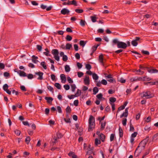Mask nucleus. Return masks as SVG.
I'll list each match as a JSON object with an SVG mask.
<instances>
[{"instance_id":"obj_53","label":"nucleus","mask_w":158,"mask_h":158,"mask_svg":"<svg viewBox=\"0 0 158 158\" xmlns=\"http://www.w3.org/2000/svg\"><path fill=\"white\" fill-rule=\"evenodd\" d=\"M27 77V78L28 79H32L33 78V75L31 74H28V75Z\"/></svg>"},{"instance_id":"obj_2","label":"nucleus","mask_w":158,"mask_h":158,"mask_svg":"<svg viewBox=\"0 0 158 158\" xmlns=\"http://www.w3.org/2000/svg\"><path fill=\"white\" fill-rule=\"evenodd\" d=\"M149 140V137H147L145 139L142 140L139 144V145L138 146L137 148H136V151L138 149V148L139 147H143V149H144V148L145 145L146 144L148 141Z\"/></svg>"},{"instance_id":"obj_51","label":"nucleus","mask_w":158,"mask_h":158,"mask_svg":"<svg viewBox=\"0 0 158 158\" xmlns=\"http://www.w3.org/2000/svg\"><path fill=\"white\" fill-rule=\"evenodd\" d=\"M58 55H56L54 56L55 59L57 61H59L60 60V58Z\"/></svg>"},{"instance_id":"obj_22","label":"nucleus","mask_w":158,"mask_h":158,"mask_svg":"<svg viewBox=\"0 0 158 158\" xmlns=\"http://www.w3.org/2000/svg\"><path fill=\"white\" fill-rule=\"evenodd\" d=\"M118 80L119 81L122 83H124L126 81L122 77H119L118 78Z\"/></svg>"},{"instance_id":"obj_17","label":"nucleus","mask_w":158,"mask_h":158,"mask_svg":"<svg viewBox=\"0 0 158 158\" xmlns=\"http://www.w3.org/2000/svg\"><path fill=\"white\" fill-rule=\"evenodd\" d=\"M65 70L66 72H69L70 71V68L69 66L68 65H66L65 66Z\"/></svg>"},{"instance_id":"obj_34","label":"nucleus","mask_w":158,"mask_h":158,"mask_svg":"<svg viewBox=\"0 0 158 158\" xmlns=\"http://www.w3.org/2000/svg\"><path fill=\"white\" fill-rule=\"evenodd\" d=\"M107 80L111 83H113L114 81H115V80L113 78V77H112L110 79H107Z\"/></svg>"},{"instance_id":"obj_30","label":"nucleus","mask_w":158,"mask_h":158,"mask_svg":"<svg viewBox=\"0 0 158 158\" xmlns=\"http://www.w3.org/2000/svg\"><path fill=\"white\" fill-rule=\"evenodd\" d=\"M30 141V138L29 136H27L26 139L25 141L27 143V144H28Z\"/></svg>"},{"instance_id":"obj_20","label":"nucleus","mask_w":158,"mask_h":158,"mask_svg":"<svg viewBox=\"0 0 158 158\" xmlns=\"http://www.w3.org/2000/svg\"><path fill=\"white\" fill-rule=\"evenodd\" d=\"M119 133L120 137H122L123 136V130L120 127L119 129Z\"/></svg>"},{"instance_id":"obj_29","label":"nucleus","mask_w":158,"mask_h":158,"mask_svg":"<svg viewBox=\"0 0 158 158\" xmlns=\"http://www.w3.org/2000/svg\"><path fill=\"white\" fill-rule=\"evenodd\" d=\"M110 101L112 103H113L116 101V99L114 97H111L110 98Z\"/></svg>"},{"instance_id":"obj_12","label":"nucleus","mask_w":158,"mask_h":158,"mask_svg":"<svg viewBox=\"0 0 158 158\" xmlns=\"http://www.w3.org/2000/svg\"><path fill=\"white\" fill-rule=\"evenodd\" d=\"M60 77L61 80V82L64 83L66 81V77L64 74H61L60 75Z\"/></svg>"},{"instance_id":"obj_44","label":"nucleus","mask_w":158,"mask_h":158,"mask_svg":"<svg viewBox=\"0 0 158 158\" xmlns=\"http://www.w3.org/2000/svg\"><path fill=\"white\" fill-rule=\"evenodd\" d=\"M77 75L79 77H81L83 75V73L81 72H79L77 73Z\"/></svg>"},{"instance_id":"obj_49","label":"nucleus","mask_w":158,"mask_h":158,"mask_svg":"<svg viewBox=\"0 0 158 158\" xmlns=\"http://www.w3.org/2000/svg\"><path fill=\"white\" fill-rule=\"evenodd\" d=\"M71 111V110L70 107L69 106H68L66 109V111L67 113H70Z\"/></svg>"},{"instance_id":"obj_58","label":"nucleus","mask_w":158,"mask_h":158,"mask_svg":"<svg viewBox=\"0 0 158 158\" xmlns=\"http://www.w3.org/2000/svg\"><path fill=\"white\" fill-rule=\"evenodd\" d=\"M102 94L101 93H100L97 95V97L98 99H100L102 98Z\"/></svg>"},{"instance_id":"obj_41","label":"nucleus","mask_w":158,"mask_h":158,"mask_svg":"<svg viewBox=\"0 0 158 158\" xmlns=\"http://www.w3.org/2000/svg\"><path fill=\"white\" fill-rule=\"evenodd\" d=\"M57 109L58 112L59 113H61L62 112V110L60 107L59 106H57Z\"/></svg>"},{"instance_id":"obj_36","label":"nucleus","mask_w":158,"mask_h":158,"mask_svg":"<svg viewBox=\"0 0 158 158\" xmlns=\"http://www.w3.org/2000/svg\"><path fill=\"white\" fill-rule=\"evenodd\" d=\"M55 33H58L60 35H62L64 33V31H58L56 32H55Z\"/></svg>"},{"instance_id":"obj_7","label":"nucleus","mask_w":158,"mask_h":158,"mask_svg":"<svg viewBox=\"0 0 158 158\" xmlns=\"http://www.w3.org/2000/svg\"><path fill=\"white\" fill-rule=\"evenodd\" d=\"M35 74L39 76V77L37 78L38 80H42L43 79V73L42 72H36L35 73Z\"/></svg>"},{"instance_id":"obj_37","label":"nucleus","mask_w":158,"mask_h":158,"mask_svg":"<svg viewBox=\"0 0 158 158\" xmlns=\"http://www.w3.org/2000/svg\"><path fill=\"white\" fill-rule=\"evenodd\" d=\"M95 143L96 145H98L100 143V141L97 138H96L95 141Z\"/></svg>"},{"instance_id":"obj_4","label":"nucleus","mask_w":158,"mask_h":158,"mask_svg":"<svg viewBox=\"0 0 158 158\" xmlns=\"http://www.w3.org/2000/svg\"><path fill=\"white\" fill-rule=\"evenodd\" d=\"M143 96L142 97H145L146 98H150L152 97V95L150 91H148L146 92H143L142 93Z\"/></svg>"},{"instance_id":"obj_42","label":"nucleus","mask_w":158,"mask_h":158,"mask_svg":"<svg viewBox=\"0 0 158 158\" xmlns=\"http://www.w3.org/2000/svg\"><path fill=\"white\" fill-rule=\"evenodd\" d=\"M85 22L84 21L82 20H81L80 22V24L82 26H84L85 25Z\"/></svg>"},{"instance_id":"obj_11","label":"nucleus","mask_w":158,"mask_h":158,"mask_svg":"<svg viewBox=\"0 0 158 158\" xmlns=\"http://www.w3.org/2000/svg\"><path fill=\"white\" fill-rule=\"evenodd\" d=\"M17 73L19 74L21 77H26L27 76L26 73L23 71L21 70H18L17 71Z\"/></svg>"},{"instance_id":"obj_21","label":"nucleus","mask_w":158,"mask_h":158,"mask_svg":"<svg viewBox=\"0 0 158 158\" xmlns=\"http://www.w3.org/2000/svg\"><path fill=\"white\" fill-rule=\"evenodd\" d=\"M72 48V45L69 43H67L66 45V49H70L71 48Z\"/></svg>"},{"instance_id":"obj_40","label":"nucleus","mask_w":158,"mask_h":158,"mask_svg":"<svg viewBox=\"0 0 158 158\" xmlns=\"http://www.w3.org/2000/svg\"><path fill=\"white\" fill-rule=\"evenodd\" d=\"M80 45L82 46L83 47H84L85 46V41H84L81 40L80 41Z\"/></svg>"},{"instance_id":"obj_8","label":"nucleus","mask_w":158,"mask_h":158,"mask_svg":"<svg viewBox=\"0 0 158 158\" xmlns=\"http://www.w3.org/2000/svg\"><path fill=\"white\" fill-rule=\"evenodd\" d=\"M84 83L86 85H89L90 84V80L89 77L86 76L84 80Z\"/></svg>"},{"instance_id":"obj_35","label":"nucleus","mask_w":158,"mask_h":158,"mask_svg":"<svg viewBox=\"0 0 158 158\" xmlns=\"http://www.w3.org/2000/svg\"><path fill=\"white\" fill-rule=\"evenodd\" d=\"M120 42V41H118V40L117 39H114L113 40V43L115 44H117V45H118V43Z\"/></svg>"},{"instance_id":"obj_54","label":"nucleus","mask_w":158,"mask_h":158,"mask_svg":"<svg viewBox=\"0 0 158 158\" xmlns=\"http://www.w3.org/2000/svg\"><path fill=\"white\" fill-rule=\"evenodd\" d=\"M15 133L17 135H19L20 134V132L19 131L16 130L14 131Z\"/></svg>"},{"instance_id":"obj_33","label":"nucleus","mask_w":158,"mask_h":158,"mask_svg":"<svg viewBox=\"0 0 158 158\" xmlns=\"http://www.w3.org/2000/svg\"><path fill=\"white\" fill-rule=\"evenodd\" d=\"M106 123L105 122L104 123H102L101 125V129L103 130L105 127Z\"/></svg>"},{"instance_id":"obj_52","label":"nucleus","mask_w":158,"mask_h":158,"mask_svg":"<svg viewBox=\"0 0 158 158\" xmlns=\"http://www.w3.org/2000/svg\"><path fill=\"white\" fill-rule=\"evenodd\" d=\"M125 108V106H122L118 108V112L124 109Z\"/></svg>"},{"instance_id":"obj_23","label":"nucleus","mask_w":158,"mask_h":158,"mask_svg":"<svg viewBox=\"0 0 158 158\" xmlns=\"http://www.w3.org/2000/svg\"><path fill=\"white\" fill-rule=\"evenodd\" d=\"M94 94H96L98 91V89L97 87H95L93 89Z\"/></svg>"},{"instance_id":"obj_27","label":"nucleus","mask_w":158,"mask_h":158,"mask_svg":"<svg viewBox=\"0 0 158 158\" xmlns=\"http://www.w3.org/2000/svg\"><path fill=\"white\" fill-rule=\"evenodd\" d=\"M47 88L52 93H53V89L52 87L48 85Z\"/></svg>"},{"instance_id":"obj_28","label":"nucleus","mask_w":158,"mask_h":158,"mask_svg":"<svg viewBox=\"0 0 158 158\" xmlns=\"http://www.w3.org/2000/svg\"><path fill=\"white\" fill-rule=\"evenodd\" d=\"M127 121V119L126 118H124L123 119L122 122L123 125L124 126H125L126 125Z\"/></svg>"},{"instance_id":"obj_59","label":"nucleus","mask_w":158,"mask_h":158,"mask_svg":"<svg viewBox=\"0 0 158 158\" xmlns=\"http://www.w3.org/2000/svg\"><path fill=\"white\" fill-rule=\"evenodd\" d=\"M134 130V127H133V126L132 125V124L131 123L130 124V131H133Z\"/></svg>"},{"instance_id":"obj_13","label":"nucleus","mask_w":158,"mask_h":158,"mask_svg":"<svg viewBox=\"0 0 158 158\" xmlns=\"http://www.w3.org/2000/svg\"><path fill=\"white\" fill-rule=\"evenodd\" d=\"M128 115V109L126 108L125 110V111L121 115H120V117L122 118L123 117H127Z\"/></svg>"},{"instance_id":"obj_26","label":"nucleus","mask_w":158,"mask_h":158,"mask_svg":"<svg viewBox=\"0 0 158 158\" xmlns=\"http://www.w3.org/2000/svg\"><path fill=\"white\" fill-rule=\"evenodd\" d=\"M71 87L72 88V92H74L76 88V85L74 84H73L71 85Z\"/></svg>"},{"instance_id":"obj_48","label":"nucleus","mask_w":158,"mask_h":158,"mask_svg":"<svg viewBox=\"0 0 158 158\" xmlns=\"http://www.w3.org/2000/svg\"><path fill=\"white\" fill-rule=\"evenodd\" d=\"M67 80L69 83H72L73 82L72 80L69 77H68L67 78Z\"/></svg>"},{"instance_id":"obj_3","label":"nucleus","mask_w":158,"mask_h":158,"mask_svg":"<svg viewBox=\"0 0 158 158\" xmlns=\"http://www.w3.org/2000/svg\"><path fill=\"white\" fill-rule=\"evenodd\" d=\"M141 42L140 38L136 37L131 41V44L133 46H136L138 43Z\"/></svg>"},{"instance_id":"obj_14","label":"nucleus","mask_w":158,"mask_h":158,"mask_svg":"<svg viewBox=\"0 0 158 158\" xmlns=\"http://www.w3.org/2000/svg\"><path fill=\"white\" fill-rule=\"evenodd\" d=\"M148 71L151 73H156L158 72V70L155 69H150L148 68Z\"/></svg>"},{"instance_id":"obj_64","label":"nucleus","mask_w":158,"mask_h":158,"mask_svg":"<svg viewBox=\"0 0 158 158\" xmlns=\"http://www.w3.org/2000/svg\"><path fill=\"white\" fill-rule=\"evenodd\" d=\"M75 57L77 59H79L80 58V55L79 53H77L75 54Z\"/></svg>"},{"instance_id":"obj_39","label":"nucleus","mask_w":158,"mask_h":158,"mask_svg":"<svg viewBox=\"0 0 158 158\" xmlns=\"http://www.w3.org/2000/svg\"><path fill=\"white\" fill-rule=\"evenodd\" d=\"M141 52L143 54H145L146 55H149V52L148 51H144L143 50H142L141 51Z\"/></svg>"},{"instance_id":"obj_46","label":"nucleus","mask_w":158,"mask_h":158,"mask_svg":"<svg viewBox=\"0 0 158 158\" xmlns=\"http://www.w3.org/2000/svg\"><path fill=\"white\" fill-rule=\"evenodd\" d=\"M131 81H137V77H135L131 78L130 79Z\"/></svg>"},{"instance_id":"obj_43","label":"nucleus","mask_w":158,"mask_h":158,"mask_svg":"<svg viewBox=\"0 0 158 158\" xmlns=\"http://www.w3.org/2000/svg\"><path fill=\"white\" fill-rule=\"evenodd\" d=\"M63 60L64 61H66L68 60V57L66 55H64L63 56Z\"/></svg>"},{"instance_id":"obj_57","label":"nucleus","mask_w":158,"mask_h":158,"mask_svg":"<svg viewBox=\"0 0 158 158\" xmlns=\"http://www.w3.org/2000/svg\"><path fill=\"white\" fill-rule=\"evenodd\" d=\"M114 134H111L110 136V140L112 141L113 140L114 138Z\"/></svg>"},{"instance_id":"obj_63","label":"nucleus","mask_w":158,"mask_h":158,"mask_svg":"<svg viewBox=\"0 0 158 158\" xmlns=\"http://www.w3.org/2000/svg\"><path fill=\"white\" fill-rule=\"evenodd\" d=\"M56 135L58 138H60L62 137V135L60 133H57Z\"/></svg>"},{"instance_id":"obj_24","label":"nucleus","mask_w":158,"mask_h":158,"mask_svg":"<svg viewBox=\"0 0 158 158\" xmlns=\"http://www.w3.org/2000/svg\"><path fill=\"white\" fill-rule=\"evenodd\" d=\"M55 86L58 89H61V85L58 83H56L55 84Z\"/></svg>"},{"instance_id":"obj_10","label":"nucleus","mask_w":158,"mask_h":158,"mask_svg":"<svg viewBox=\"0 0 158 158\" xmlns=\"http://www.w3.org/2000/svg\"><path fill=\"white\" fill-rule=\"evenodd\" d=\"M69 12V10L66 8H64L61 11V13L63 15L68 14Z\"/></svg>"},{"instance_id":"obj_61","label":"nucleus","mask_w":158,"mask_h":158,"mask_svg":"<svg viewBox=\"0 0 158 158\" xmlns=\"http://www.w3.org/2000/svg\"><path fill=\"white\" fill-rule=\"evenodd\" d=\"M92 21L94 23L96 22V17L94 16H91V17Z\"/></svg>"},{"instance_id":"obj_1","label":"nucleus","mask_w":158,"mask_h":158,"mask_svg":"<svg viewBox=\"0 0 158 158\" xmlns=\"http://www.w3.org/2000/svg\"><path fill=\"white\" fill-rule=\"evenodd\" d=\"M89 131H91L94 128L95 126V118L94 117L91 115L89 119Z\"/></svg>"},{"instance_id":"obj_56","label":"nucleus","mask_w":158,"mask_h":158,"mask_svg":"<svg viewBox=\"0 0 158 158\" xmlns=\"http://www.w3.org/2000/svg\"><path fill=\"white\" fill-rule=\"evenodd\" d=\"M136 71L137 72H139V73H138L139 74H142L144 73L143 71L141 70L140 69H139L138 70H136Z\"/></svg>"},{"instance_id":"obj_15","label":"nucleus","mask_w":158,"mask_h":158,"mask_svg":"<svg viewBox=\"0 0 158 158\" xmlns=\"http://www.w3.org/2000/svg\"><path fill=\"white\" fill-rule=\"evenodd\" d=\"M45 99L47 101V102L50 104L51 103L53 100L52 98L51 97H45Z\"/></svg>"},{"instance_id":"obj_32","label":"nucleus","mask_w":158,"mask_h":158,"mask_svg":"<svg viewBox=\"0 0 158 158\" xmlns=\"http://www.w3.org/2000/svg\"><path fill=\"white\" fill-rule=\"evenodd\" d=\"M8 88V86L7 85V84H4L3 86V89L4 90V91H5Z\"/></svg>"},{"instance_id":"obj_45","label":"nucleus","mask_w":158,"mask_h":158,"mask_svg":"<svg viewBox=\"0 0 158 158\" xmlns=\"http://www.w3.org/2000/svg\"><path fill=\"white\" fill-rule=\"evenodd\" d=\"M37 48L39 51H41L42 50V47L41 46L39 45H36Z\"/></svg>"},{"instance_id":"obj_19","label":"nucleus","mask_w":158,"mask_h":158,"mask_svg":"<svg viewBox=\"0 0 158 158\" xmlns=\"http://www.w3.org/2000/svg\"><path fill=\"white\" fill-rule=\"evenodd\" d=\"M99 137L101 139V140L102 142H103L104 141L105 137V136L104 135L101 133V134L100 135Z\"/></svg>"},{"instance_id":"obj_60","label":"nucleus","mask_w":158,"mask_h":158,"mask_svg":"<svg viewBox=\"0 0 158 158\" xmlns=\"http://www.w3.org/2000/svg\"><path fill=\"white\" fill-rule=\"evenodd\" d=\"M70 2H71V4L74 5L75 6H77V2H76V1L73 0L72 1H70Z\"/></svg>"},{"instance_id":"obj_62","label":"nucleus","mask_w":158,"mask_h":158,"mask_svg":"<svg viewBox=\"0 0 158 158\" xmlns=\"http://www.w3.org/2000/svg\"><path fill=\"white\" fill-rule=\"evenodd\" d=\"M137 135V133L136 132H134L133 133H132L131 135V137L134 138Z\"/></svg>"},{"instance_id":"obj_9","label":"nucleus","mask_w":158,"mask_h":158,"mask_svg":"<svg viewBox=\"0 0 158 158\" xmlns=\"http://www.w3.org/2000/svg\"><path fill=\"white\" fill-rule=\"evenodd\" d=\"M105 60L103 58V55L102 54H101L99 57V62L102 64L103 66H104V61Z\"/></svg>"},{"instance_id":"obj_50","label":"nucleus","mask_w":158,"mask_h":158,"mask_svg":"<svg viewBox=\"0 0 158 158\" xmlns=\"http://www.w3.org/2000/svg\"><path fill=\"white\" fill-rule=\"evenodd\" d=\"M75 11L78 13H82L83 10L81 9H76L75 10Z\"/></svg>"},{"instance_id":"obj_47","label":"nucleus","mask_w":158,"mask_h":158,"mask_svg":"<svg viewBox=\"0 0 158 158\" xmlns=\"http://www.w3.org/2000/svg\"><path fill=\"white\" fill-rule=\"evenodd\" d=\"M85 67L88 70H90L91 68V66L89 64H87L86 65Z\"/></svg>"},{"instance_id":"obj_16","label":"nucleus","mask_w":158,"mask_h":158,"mask_svg":"<svg viewBox=\"0 0 158 158\" xmlns=\"http://www.w3.org/2000/svg\"><path fill=\"white\" fill-rule=\"evenodd\" d=\"M52 53L54 56L59 55L58 50L56 49H52Z\"/></svg>"},{"instance_id":"obj_6","label":"nucleus","mask_w":158,"mask_h":158,"mask_svg":"<svg viewBox=\"0 0 158 158\" xmlns=\"http://www.w3.org/2000/svg\"><path fill=\"white\" fill-rule=\"evenodd\" d=\"M127 47V45L125 43L120 41L117 47L118 48H126Z\"/></svg>"},{"instance_id":"obj_25","label":"nucleus","mask_w":158,"mask_h":158,"mask_svg":"<svg viewBox=\"0 0 158 158\" xmlns=\"http://www.w3.org/2000/svg\"><path fill=\"white\" fill-rule=\"evenodd\" d=\"M40 65L43 67L44 69H47V66L45 65L44 62H42L40 63Z\"/></svg>"},{"instance_id":"obj_5","label":"nucleus","mask_w":158,"mask_h":158,"mask_svg":"<svg viewBox=\"0 0 158 158\" xmlns=\"http://www.w3.org/2000/svg\"><path fill=\"white\" fill-rule=\"evenodd\" d=\"M97 82L96 85L98 87H100L101 86L102 84L104 85H106L107 84V81L105 79H102L101 81H96Z\"/></svg>"},{"instance_id":"obj_55","label":"nucleus","mask_w":158,"mask_h":158,"mask_svg":"<svg viewBox=\"0 0 158 158\" xmlns=\"http://www.w3.org/2000/svg\"><path fill=\"white\" fill-rule=\"evenodd\" d=\"M151 80V79L149 77H148L147 76L144 77L143 81H149Z\"/></svg>"},{"instance_id":"obj_18","label":"nucleus","mask_w":158,"mask_h":158,"mask_svg":"<svg viewBox=\"0 0 158 158\" xmlns=\"http://www.w3.org/2000/svg\"><path fill=\"white\" fill-rule=\"evenodd\" d=\"M92 77L93 79L95 80H97L98 79V76L95 73L93 74Z\"/></svg>"},{"instance_id":"obj_31","label":"nucleus","mask_w":158,"mask_h":158,"mask_svg":"<svg viewBox=\"0 0 158 158\" xmlns=\"http://www.w3.org/2000/svg\"><path fill=\"white\" fill-rule=\"evenodd\" d=\"M72 39V37L70 35H67L66 37V39L67 41H70Z\"/></svg>"},{"instance_id":"obj_38","label":"nucleus","mask_w":158,"mask_h":158,"mask_svg":"<svg viewBox=\"0 0 158 158\" xmlns=\"http://www.w3.org/2000/svg\"><path fill=\"white\" fill-rule=\"evenodd\" d=\"M64 87L66 90H68L70 89L69 86L68 85H64Z\"/></svg>"}]
</instances>
